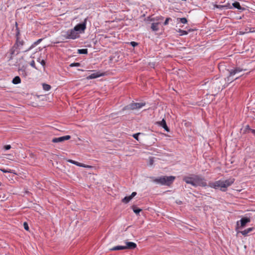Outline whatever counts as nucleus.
<instances>
[{
    "mask_svg": "<svg viewBox=\"0 0 255 255\" xmlns=\"http://www.w3.org/2000/svg\"><path fill=\"white\" fill-rule=\"evenodd\" d=\"M40 63L41 65H42L43 66H44L45 65V62L44 60H42Z\"/></svg>",
    "mask_w": 255,
    "mask_h": 255,
    "instance_id": "obj_41",
    "label": "nucleus"
},
{
    "mask_svg": "<svg viewBox=\"0 0 255 255\" xmlns=\"http://www.w3.org/2000/svg\"><path fill=\"white\" fill-rule=\"evenodd\" d=\"M140 134V132L134 134L133 137L136 140H138V135Z\"/></svg>",
    "mask_w": 255,
    "mask_h": 255,
    "instance_id": "obj_34",
    "label": "nucleus"
},
{
    "mask_svg": "<svg viewBox=\"0 0 255 255\" xmlns=\"http://www.w3.org/2000/svg\"><path fill=\"white\" fill-rule=\"evenodd\" d=\"M145 103H131L123 108V111L139 109L145 106Z\"/></svg>",
    "mask_w": 255,
    "mask_h": 255,
    "instance_id": "obj_5",
    "label": "nucleus"
},
{
    "mask_svg": "<svg viewBox=\"0 0 255 255\" xmlns=\"http://www.w3.org/2000/svg\"><path fill=\"white\" fill-rule=\"evenodd\" d=\"M15 25H16V38H20V30L19 29V28H18L17 27V22H15Z\"/></svg>",
    "mask_w": 255,
    "mask_h": 255,
    "instance_id": "obj_24",
    "label": "nucleus"
},
{
    "mask_svg": "<svg viewBox=\"0 0 255 255\" xmlns=\"http://www.w3.org/2000/svg\"><path fill=\"white\" fill-rule=\"evenodd\" d=\"M66 39H75L79 37V33L77 30H74V28L71 30H68L65 34L63 35Z\"/></svg>",
    "mask_w": 255,
    "mask_h": 255,
    "instance_id": "obj_7",
    "label": "nucleus"
},
{
    "mask_svg": "<svg viewBox=\"0 0 255 255\" xmlns=\"http://www.w3.org/2000/svg\"><path fill=\"white\" fill-rule=\"evenodd\" d=\"M179 32L180 33V35H186L188 34L187 31L181 29H179Z\"/></svg>",
    "mask_w": 255,
    "mask_h": 255,
    "instance_id": "obj_30",
    "label": "nucleus"
},
{
    "mask_svg": "<svg viewBox=\"0 0 255 255\" xmlns=\"http://www.w3.org/2000/svg\"><path fill=\"white\" fill-rule=\"evenodd\" d=\"M67 161L69 163L74 164V163L76 161L73 160L72 159H68V160H67Z\"/></svg>",
    "mask_w": 255,
    "mask_h": 255,
    "instance_id": "obj_40",
    "label": "nucleus"
},
{
    "mask_svg": "<svg viewBox=\"0 0 255 255\" xmlns=\"http://www.w3.org/2000/svg\"><path fill=\"white\" fill-rule=\"evenodd\" d=\"M24 43V41L20 38H16L15 44L10 50L11 55H17L19 53V50L21 49Z\"/></svg>",
    "mask_w": 255,
    "mask_h": 255,
    "instance_id": "obj_4",
    "label": "nucleus"
},
{
    "mask_svg": "<svg viewBox=\"0 0 255 255\" xmlns=\"http://www.w3.org/2000/svg\"><path fill=\"white\" fill-rule=\"evenodd\" d=\"M86 22L87 18H85L83 22L77 24L74 27V30L80 32H84L86 28Z\"/></svg>",
    "mask_w": 255,
    "mask_h": 255,
    "instance_id": "obj_9",
    "label": "nucleus"
},
{
    "mask_svg": "<svg viewBox=\"0 0 255 255\" xmlns=\"http://www.w3.org/2000/svg\"><path fill=\"white\" fill-rule=\"evenodd\" d=\"M30 65L33 68L36 69V67L35 65V62L34 60H32L30 63Z\"/></svg>",
    "mask_w": 255,
    "mask_h": 255,
    "instance_id": "obj_35",
    "label": "nucleus"
},
{
    "mask_svg": "<svg viewBox=\"0 0 255 255\" xmlns=\"http://www.w3.org/2000/svg\"><path fill=\"white\" fill-rule=\"evenodd\" d=\"M43 88L45 91H49L51 89V86L48 84H43Z\"/></svg>",
    "mask_w": 255,
    "mask_h": 255,
    "instance_id": "obj_26",
    "label": "nucleus"
},
{
    "mask_svg": "<svg viewBox=\"0 0 255 255\" xmlns=\"http://www.w3.org/2000/svg\"><path fill=\"white\" fill-rule=\"evenodd\" d=\"M216 6L217 7V8H221V7H224V6L223 5H216Z\"/></svg>",
    "mask_w": 255,
    "mask_h": 255,
    "instance_id": "obj_42",
    "label": "nucleus"
},
{
    "mask_svg": "<svg viewBox=\"0 0 255 255\" xmlns=\"http://www.w3.org/2000/svg\"><path fill=\"white\" fill-rule=\"evenodd\" d=\"M148 20L150 21L158 22L160 20H163L164 17L162 16H156L155 17L151 18L150 16L147 17Z\"/></svg>",
    "mask_w": 255,
    "mask_h": 255,
    "instance_id": "obj_14",
    "label": "nucleus"
},
{
    "mask_svg": "<svg viewBox=\"0 0 255 255\" xmlns=\"http://www.w3.org/2000/svg\"><path fill=\"white\" fill-rule=\"evenodd\" d=\"M126 246H125L126 249L132 250L136 247V244L133 242H126Z\"/></svg>",
    "mask_w": 255,
    "mask_h": 255,
    "instance_id": "obj_11",
    "label": "nucleus"
},
{
    "mask_svg": "<svg viewBox=\"0 0 255 255\" xmlns=\"http://www.w3.org/2000/svg\"><path fill=\"white\" fill-rule=\"evenodd\" d=\"M74 164L77 166H80V167H86V168L91 167V166L89 165H87L78 162L77 161H75V162L74 163Z\"/></svg>",
    "mask_w": 255,
    "mask_h": 255,
    "instance_id": "obj_20",
    "label": "nucleus"
},
{
    "mask_svg": "<svg viewBox=\"0 0 255 255\" xmlns=\"http://www.w3.org/2000/svg\"><path fill=\"white\" fill-rule=\"evenodd\" d=\"M131 198L130 196H126L122 199V202L125 204L128 203L131 200Z\"/></svg>",
    "mask_w": 255,
    "mask_h": 255,
    "instance_id": "obj_19",
    "label": "nucleus"
},
{
    "mask_svg": "<svg viewBox=\"0 0 255 255\" xmlns=\"http://www.w3.org/2000/svg\"><path fill=\"white\" fill-rule=\"evenodd\" d=\"M180 21L182 23H186L187 22V20L186 18L185 17H183V18H180Z\"/></svg>",
    "mask_w": 255,
    "mask_h": 255,
    "instance_id": "obj_31",
    "label": "nucleus"
},
{
    "mask_svg": "<svg viewBox=\"0 0 255 255\" xmlns=\"http://www.w3.org/2000/svg\"><path fill=\"white\" fill-rule=\"evenodd\" d=\"M157 124L161 127H162L166 131H169V129L167 127L165 120L164 119H162V120L161 122H157Z\"/></svg>",
    "mask_w": 255,
    "mask_h": 255,
    "instance_id": "obj_12",
    "label": "nucleus"
},
{
    "mask_svg": "<svg viewBox=\"0 0 255 255\" xmlns=\"http://www.w3.org/2000/svg\"><path fill=\"white\" fill-rule=\"evenodd\" d=\"M12 82L14 84H18L20 83L21 79L19 76H15L12 80Z\"/></svg>",
    "mask_w": 255,
    "mask_h": 255,
    "instance_id": "obj_17",
    "label": "nucleus"
},
{
    "mask_svg": "<svg viewBox=\"0 0 255 255\" xmlns=\"http://www.w3.org/2000/svg\"><path fill=\"white\" fill-rule=\"evenodd\" d=\"M254 230L253 228H249L246 230H245L242 232H241V234L244 236L247 235L249 233L252 232Z\"/></svg>",
    "mask_w": 255,
    "mask_h": 255,
    "instance_id": "obj_16",
    "label": "nucleus"
},
{
    "mask_svg": "<svg viewBox=\"0 0 255 255\" xmlns=\"http://www.w3.org/2000/svg\"><path fill=\"white\" fill-rule=\"evenodd\" d=\"M233 6L238 9H242V7H241L240 3L238 1H235L233 3Z\"/></svg>",
    "mask_w": 255,
    "mask_h": 255,
    "instance_id": "obj_23",
    "label": "nucleus"
},
{
    "mask_svg": "<svg viewBox=\"0 0 255 255\" xmlns=\"http://www.w3.org/2000/svg\"><path fill=\"white\" fill-rule=\"evenodd\" d=\"M42 41V39H39L37 40L36 42H35L33 45H32L29 48L26 50H25L24 51H27L30 50L32 48H33L35 45L39 44Z\"/></svg>",
    "mask_w": 255,
    "mask_h": 255,
    "instance_id": "obj_21",
    "label": "nucleus"
},
{
    "mask_svg": "<svg viewBox=\"0 0 255 255\" xmlns=\"http://www.w3.org/2000/svg\"><path fill=\"white\" fill-rule=\"evenodd\" d=\"M243 71V69L240 67H236L233 69L228 70V71L229 72V75L226 78V80L228 82H231L233 81L234 80L238 79L239 77L236 78L234 79L232 78V77L235 75V74L240 73Z\"/></svg>",
    "mask_w": 255,
    "mask_h": 255,
    "instance_id": "obj_6",
    "label": "nucleus"
},
{
    "mask_svg": "<svg viewBox=\"0 0 255 255\" xmlns=\"http://www.w3.org/2000/svg\"><path fill=\"white\" fill-rule=\"evenodd\" d=\"M169 20H171V18H170V17L166 18L165 20V21H164V23H163V24L164 25H167L168 24V22H169Z\"/></svg>",
    "mask_w": 255,
    "mask_h": 255,
    "instance_id": "obj_33",
    "label": "nucleus"
},
{
    "mask_svg": "<svg viewBox=\"0 0 255 255\" xmlns=\"http://www.w3.org/2000/svg\"><path fill=\"white\" fill-rule=\"evenodd\" d=\"M132 210L133 212L136 214H139V212L141 211L140 209L137 208L134 206H132Z\"/></svg>",
    "mask_w": 255,
    "mask_h": 255,
    "instance_id": "obj_25",
    "label": "nucleus"
},
{
    "mask_svg": "<svg viewBox=\"0 0 255 255\" xmlns=\"http://www.w3.org/2000/svg\"><path fill=\"white\" fill-rule=\"evenodd\" d=\"M159 24V22H153L151 25V29L152 30L154 31H157L159 29L158 27Z\"/></svg>",
    "mask_w": 255,
    "mask_h": 255,
    "instance_id": "obj_13",
    "label": "nucleus"
},
{
    "mask_svg": "<svg viewBox=\"0 0 255 255\" xmlns=\"http://www.w3.org/2000/svg\"><path fill=\"white\" fill-rule=\"evenodd\" d=\"M136 195V192H133L131 193V194L130 195L131 199H132L135 195Z\"/></svg>",
    "mask_w": 255,
    "mask_h": 255,
    "instance_id": "obj_39",
    "label": "nucleus"
},
{
    "mask_svg": "<svg viewBox=\"0 0 255 255\" xmlns=\"http://www.w3.org/2000/svg\"><path fill=\"white\" fill-rule=\"evenodd\" d=\"M78 53L80 54H86L88 53L87 49H80L78 50Z\"/></svg>",
    "mask_w": 255,
    "mask_h": 255,
    "instance_id": "obj_22",
    "label": "nucleus"
},
{
    "mask_svg": "<svg viewBox=\"0 0 255 255\" xmlns=\"http://www.w3.org/2000/svg\"><path fill=\"white\" fill-rule=\"evenodd\" d=\"M18 71L20 73L21 72V74L23 75L24 77L26 76V72L25 71V68H19Z\"/></svg>",
    "mask_w": 255,
    "mask_h": 255,
    "instance_id": "obj_27",
    "label": "nucleus"
},
{
    "mask_svg": "<svg viewBox=\"0 0 255 255\" xmlns=\"http://www.w3.org/2000/svg\"><path fill=\"white\" fill-rule=\"evenodd\" d=\"M234 181L235 179L234 178H229L225 180H218L209 183V186L215 189L220 188L221 191H226L227 188L231 186Z\"/></svg>",
    "mask_w": 255,
    "mask_h": 255,
    "instance_id": "obj_2",
    "label": "nucleus"
},
{
    "mask_svg": "<svg viewBox=\"0 0 255 255\" xmlns=\"http://www.w3.org/2000/svg\"><path fill=\"white\" fill-rule=\"evenodd\" d=\"M11 148V146L10 145H6L4 146V149L5 150L10 149Z\"/></svg>",
    "mask_w": 255,
    "mask_h": 255,
    "instance_id": "obj_37",
    "label": "nucleus"
},
{
    "mask_svg": "<svg viewBox=\"0 0 255 255\" xmlns=\"http://www.w3.org/2000/svg\"><path fill=\"white\" fill-rule=\"evenodd\" d=\"M80 63H71L69 66L71 67H79L80 66Z\"/></svg>",
    "mask_w": 255,
    "mask_h": 255,
    "instance_id": "obj_28",
    "label": "nucleus"
},
{
    "mask_svg": "<svg viewBox=\"0 0 255 255\" xmlns=\"http://www.w3.org/2000/svg\"><path fill=\"white\" fill-rule=\"evenodd\" d=\"M251 129H251V128H250L249 126V125H247V126H246V128H245V132H247L248 130H249H249H250V131H251Z\"/></svg>",
    "mask_w": 255,
    "mask_h": 255,
    "instance_id": "obj_38",
    "label": "nucleus"
},
{
    "mask_svg": "<svg viewBox=\"0 0 255 255\" xmlns=\"http://www.w3.org/2000/svg\"><path fill=\"white\" fill-rule=\"evenodd\" d=\"M251 131L254 135H255V129H251Z\"/></svg>",
    "mask_w": 255,
    "mask_h": 255,
    "instance_id": "obj_43",
    "label": "nucleus"
},
{
    "mask_svg": "<svg viewBox=\"0 0 255 255\" xmlns=\"http://www.w3.org/2000/svg\"><path fill=\"white\" fill-rule=\"evenodd\" d=\"M0 170L3 173H14L13 172V170H7L5 169L1 168V169H0Z\"/></svg>",
    "mask_w": 255,
    "mask_h": 255,
    "instance_id": "obj_29",
    "label": "nucleus"
},
{
    "mask_svg": "<svg viewBox=\"0 0 255 255\" xmlns=\"http://www.w3.org/2000/svg\"><path fill=\"white\" fill-rule=\"evenodd\" d=\"M151 181L160 185L170 186L173 182L175 177L173 176H162L160 177H150Z\"/></svg>",
    "mask_w": 255,
    "mask_h": 255,
    "instance_id": "obj_3",
    "label": "nucleus"
},
{
    "mask_svg": "<svg viewBox=\"0 0 255 255\" xmlns=\"http://www.w3.org/2000/svg\"><path fill=\"white\" fill-rule=\"evenodd\" d=\"M251 222V219L248 217L242 218L237 222V228L242 229L245 227L246 225Z\"/></svg>",
    "mask_w": 255,
    "mask_h": 255,
    "instance_id": "obj_8",
    "label": "nucleus"
},
{
    "mask_svg": "<svg viewBox=\"0 0 255 255\" xmlns=\"http://www.w3.org/2000/svg\"><path fill=\"white\" fill-rule=\"evenodd\" d=\"M126 250V248L125 246H117L113 248L111 250L112 251H117V250Z\"/></svg>",
    "mask_w": 255,
    "mask_h": 255,
    "instance_id": "obj_18",
    "label": "nucleus"
},
{
    "mask_svg": "<svg viewBox=\"0 0 255 255\" xmlns=\"http://www.w3.org/2000/svg\"><path fill=\"white\" fill-rule=\"evenodd\" d=\"M23 227H24V229L25 230H26V231H28L29 230L28 225V224L26 222H24L23 223Z\"/></svg>",
    "mask_w": 255,
    "mask_h": 255,
    "instance_id": "obj_32",
    "label": "nucleus"
},
{
    "mask_svg": "<svg viewBox=\"0 0 255 255\" xmlns=\"http://www.w3.org/2000/svg\"><path fill=\"white\" fill-rule=\"evenodd\" d=\"M101 75H102L101 74H100L98 72L97 73H93V74H91L89 76H88L87 78L88 79H95V78H98V77H100Z\"/></svg>",
    "mask_w": 255,
    "mask_h": 255,
    "instance_id": "obj_15",
    "label": "nucleus"
},
{
    "mask_svg": "<svg viewBox=\"0 0 255 255\" xmlns=\"http://www.w3.org/2000/svg\"><path fill=\"white\" fill-rule=\"evenodd\" d=\"M71 138V136L67 135L63 136H61L59 137H55L52 139V142L54 143L57 142H62L64 141L65 140H69Z\"/></svg>",
    "mask_w": 255,
    "mask_h": 255,
    "instance_id": "obj_10",
    "label": "nucleus"
},
{
    "mask_svg": "<svg viewBox=\"0 0 255 255\" xmlns=\"http://www.w3.org/2000/svg\"><path fill=\"white\" fill-rule=\"evenodd\" d=\"M183 180L186 183L191 184L194 187H205L207 185L205 178L197 175H193L192 177L185 176Z\"/></svg>",
    "mask_w": 255,
    "mask_h": 255,
    "instance_id": "obj_1",
    "label": "nucleus"
},
{
    "mask_svg": "<svg viewBox=\"0 0 255 255\" xmlns=\"http://www.w3.org/2000/svg\"><path fill=\"white\" fill-rule=\"evenodd\" d=\"M130 45L132 46L133 47H135L138 45V43L134 41H132L130 42Z\"/></svg>",
    "mask_w": 255,
    "mask_h": 255,
    "instance_id": "obj_36",
    "label": "nucleus"
}]
</instances>
